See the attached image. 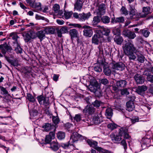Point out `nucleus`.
<instances>
[{"mask_svg":"<svg viewBox=\"0 0 153 153\" xmlns=\"http://www.w3.org/2000/svg\"><path fill=\"white\" fill-rule=\"evenodd\" d=\"M118 135H114L112 138L113 141L115 143H120L123 138L127 139V142L130 146L131 142V136L129 135L128 130L125 127H122L119 129Z\"/></svg>","mask_w":153,"mask_h":153,"instance_id":"nucleus-1","label":"nucleus"},{"mask_svg":"<svg viewBox=\"0 0 153 153\" xmlns=\"http://www.w3.org/2000/svg\"><path fill=\"white\" fill-rule=\"evenodd\" d=\"M123 49L125 54L128 56L129 59L134 60L136 58L134 51L135 48L131 41H128L126 42Z\"/></svg>","mask_w":153,"mask_h":153,"instance_id":"nucleus-2","label":"nucleus"},{"mask_svg":"<svg viewBox=\"0 0 153 153\" xmlns=\"http://www.w3.org/2000/svg\"><path fill=\"white\" fill-rule=\"evenodd\" d=\"M101 30H97V33L94 34L92 37V42L95 45H97L99 43L101 42L103 40L101 33Z\"/></svg>","mask_w":153,"mask_h":153,"instance_id":"nucleus-3","label":"nucleus"},{"mask_svg":"<svg viewBox=\"0 0 153 153\" xmlns=\"http://www.w3.org/2000/svg\"><path fill=\"white\" fill-rule=\"evenodd\" d=\"M83 139L82 136L76 132H74L71 136L69 143H73L79 140H82Z\"/></svg>","mask_w":153,"mask_h":153,"instance_id":"nucleus-4","label":"nucleus"},{"mask_svg":"<svg viewBox=\"0 0 153 153\" xmlns=\"http://www.w3.org/2000/svg\"><path fill=\"white\" fill-rule=\"evenodd\" d=\"M150 13V8L149 7H143L142 12L137 14L136 16H137L139 18H144Z\"/></svg>","mask_w":153,"mask_h":153,"instance_id":"nucleus-5","label":"nucleus"},{"mask_svg":"<svg viewBox=\"0 0 153 153\" xmlns=\"http://www.w3.org/2000/svg\"><path fill=\"white\" fill-rule=\"evenodd\" d=\"M99 88L98 83L95 80L91 82L88 88L91 92L94 93Z\"/></svg>","mask_w":153,"mask_h":153,"instance_id":"nucleus-6","label":"nucleus"},{"mask_svg":"<svg viewBox=\"0 0 153 153\" xmlns=\"http://www.w3.org/2000/svg\"><path fill=\"white\" fill-rule=\"evenodd\" d=\"M83 28H85L83 31L84 35L85 36L91 37L93 33L92 29L87 26H84Z\"/></svg>","mask_w":153,"mask_h":153,"instance_id":"nucleus-7","label":"nucleus"},{"mask_svg":"<svg viewBox=\"0 0 153 153\" xmlns=\"http://www.w3.org/2000/svg\"><path fill=\"white\" fill-rule=\"evenodd\" d=\"M105 5L102 4L98 6V8L95 10V12L99 15H103L105 12Z\"/></svg>","mask_w":153,"mask_h":153,"instance_id":"nucleus-8","label":"nucleus"},{"mask_svg":"<svg viewBox=\"0 0 153 153\" xmlns=\"http://www.w3.org/2000/svg\"><path fill=\"white\" fill-rule=\"evenodd\" d=\"M123 34L124 36L130 39H133L136 36V34L134 32L128 30H124L123 32Z\"/></svg>","mask_w":153,"mask_h":153,"instance_id":"nucleus-9","label":"nucleus"},{"mask_svg":"<svg viewBox=\"0 0 153 153\" xmlns=\"http://www.w3.org/2000/svg\"><path fill=\"white\" fill-rule=\"evenodd\" d=\"M125 67L124 64L120 62L113 64L112 68L115 70L122 71L124 69Z\"/></svg>","mask_w":153,"mask_h":153,"instance_id":"nucleus-10","label":"nucleus"},{"mask_svg":"<svg viewBox=\"0 0 153 153\" xmlns=\"http://www.w3.org/2000/svg\"><path fill=\"white\" fill-rule=\"evenodd\" d=\"M134 77L137 84H142L144 82V78L139 74H136Z\"/></svg>","mask_w":153,"mask_h":153,"instance_id":"nucleus-11","label":"nucleus"},{"mask_svg":"<svg viewBox=\"0 0 153 153\" xmlns=\"http://www.w3.org/2000/svg\"><path fill=\"white\" fill-rule=\"evenodd\" d=\"M91 14L90 12L87 13H84L79 14V20L80 21H84L88 19L91 16Z\"/></svg>","mask_w":153,"mask_h":153,"instance_id":"nucleus-12","label":"nucleus"},{"mask_svg":"<svg viewBox=\"0 0 153 153\" xmlns=\"http://www.w3.org/2000/svg\"><path fill=\"white\" fill-rule=\"evenodd\" d=\"M147 88H148L146 86L143 85L141 86H139L138 88H136L135 91L138 94L143 95Z\"/></svg>","mask_w":153,"mask_h":153,"instance_id":"nucleus-13","label":"nucleus"},{"mask_svg":"<svg viewBox=\"0 0 153 153\" xmlns=\"http://www.w3.org/2000/svg\"><path fill=\"white\" fill-rule=\"evenodd\" d=\"M83 3L82 0H77L74 4V10L80 11L82 8Z\"/></svg>","mask_w":153,"mask_h":153,"instance_id":"nucleus-14","label":"nucleus"},{"mask_svg":"<svg viewBox=\"0 0 153 153\" xmlns=\"http://www.w3.org/2000/svg\"><path fill=\"white\" fill-rule=\"evenodd\" d=\"M45 32L44 30H42L37 31L36 33V36L39 39L40 41H42L45 38Z\"/></svg>","mask_w":153,"mask_h":153,"instance_id":"nucleus-15","label":"nucleus"},{"mask_svg":"<svg viewBox=\"0 0 153 153\" xmlns=\"http://www.w3.org/2000/svg\"><path fill=\"white\" fill-rule=\"evenodd\" d=\"M93 121L95 124H99L102 121V118L101 115L99 114L97 116H95L93 119Z\"/></svg>","mask_w":153,"mask_h":153,"instance_id":"nucleus-16","label":"nucleus"},{"mask_svg":"<svg viewBox=\"0 0 153 153\" xmlns=\"http://www.w3.org/2000/svg\"><path fill=\"white\" fill-rule=\"evenodd\" d=\"M13 46L15 48L14 51L17 53H22V48L20 46L19 42L16 41L15 44H13Z\"/></svg>","mask_w":153,"mask_h":153,"instance_id":"nucleus-17","label":"nucleus"},{"mask_svg":"<svg viewBox=\"0 0 153 153\" xmlns=\"http://www.w3.org/2000/svg\"><path fill=\"white\" fill-rule=\"evenodd\" d=\"M94 108L91 105H87L85 108L83 109L84 113H88L89 114H93L94 112Z\"/></svg>","mask_w":153,"mask_h":153,"instance_id":"nucleus-18","label":"nucleus"},{"mask_svg":"<svg viewBox=\"0 0 153 153\" xmlns=\"http://www.w3.org/2000/svg\"><path fill=\"white\" fill-rule=\"evenodd\" d=\"M0 49H1V52L4 56L6 53L7 51L9 49V46L6 42L0 45Z\"/></svg>","mask_w":153,"mask_h":153,"instance_id":"nucleus-19","label":"nucleus"},{"mask_svg":"<svg viewBox=\"0 0 153 153\" xmlns=\"http://www.w3.org/2000/svg\"><path fill=\"white\" fill-rule=\"evenodd\" d=\"M55 138V133L53 132H50L48 135L46 136L45 138V142L48 143L50 142L51 140Z\"/></svg>","mask_w":153,"mask_h":153,"instance_id":"nucleus-20","label":"nucleus"},{"mask_svg":"<svg viewBox=\"0 0 153 153\" xmlns=\"http://www.w3.org/2000/svg\"><path fill=\"white\" fill-rule=\"evenodd\" d=\"M143 75L147 76V80L151 83H153V75L151 74L148 70L145 71L143 73Z\"/></svg>","mask_w":153,"mask_h":153,"instance_id":"nucleus-21","label":"nucleus"},{"mask_svg":"<svg viewBox=\"0 0 153 153\" xmlns=\"http://www.w3.org/2000/svg\"><path fill=\"white\" fill-rule=\"evenodd\" d=\"M68 32V27H63L57 31V35L58 37H61L62 34Z\"/></svg>","mask_w":153,"mask_h":153,"instance_id":"nucleus-22","label":"nucleus"},{"mask_svg":"<svg viewBox=\"0 0 153 153\" xmlns=\"http://www.w3.org/2000/svg\"><path fill=\"white\" fill-rule=\"evenodd\" d=\"M129 6V15L130 16V18L132 19L136 14V10L133 6L130 5Z\"/></svg>","mask_w":153,"mask_h":153,"instance_id":"nucleus-23","label":"nucleus"},{"mask_svg":"<svg viewBox=\"0 0 153 153\" xmlns=\"http://www.w3.org/2000/svg\"><path fill=\"white\" fill-rule=\"evenodd\" d=\"M134 108V103L132 101H129L126 103L127 110L129 111H132Z\"/></svg>","mask_w":153,"mask_h":153,"instance_id":"nucleus-24","label":"nucleus"},{"mask_svg":"<svg viewBox=\"0 0 153 153\" xmlns=\"http://www.w3.org/2000/svg\"><path fill=\"white\" fill-rule=\"evenodd\" d=\"M42 128L44 130L46 131H50L52 129H55L54 126L50 123H45L43 126Z\"/></svg>","mask_w":153,"mask_h":153,"instance_id":"nucleus-25","label":"nucleus"},{"mask_svg":"<svg viewBox=\"0 0 153 153\" xmlns=\"http://www.w3.org/2000/svg\"><path fill=\"white\" fill-rule=\"evenodd\" d=\"M88 144L91 147L94 148L95 149L97 150V148L98 147H100L97 146L98 143L97 142L88 139L87 141Z\"/></svg>","mask_w":153,"mask_h":153,"instance_id":"nucleus-26","label":"nucleus"},{"mask_svg":"<svg viewBox=\"0 0 153 153\" xmlns=\"http://www.w3.org/2000/svg\"><path fill=\"white\" fill-rule=\"evenodd\" d=\"M102 30L101 33L100 34L102 35V38L103 35L108 36L111 32L109 29L107 28H105L104 27H101V30Z\"/></svg>","mask_w":153,"mask_h":153,"instance_id":"nucleus-27","label":"nucleus"},{"mask_svg":"<svg viewBox=\"0 0 153 153\" xmlns=\"http://www.w3.org/2000/svg\"><path fill=\"white\" fill-rule=\"evenodd\" d=\"M127 82L125 80H118L117 82L116 85L118 87L124 88L127 84Z\"/></svg>","mask_w":153,"mask_h":153,"instance_id":"nucleus-28","label":"nucleus"},{"mask_svg":"<svg viewBox=\"0 0 153 153\" xmlns=\"http://www.w3.org/2000/svg\"><path fill=\"white\" fill-rule=\"evenodd\" d=\"M69 33L71 39L77 37L78 34V31L74 29L70 30L69 31Z\"/></svg>","mask_w":153,"mask_h":153,"instance_id":"nucleus-29","label":"nucleus"},{"mask_svg":"<svg viewBox=\"0 0 153 153\" xmlns=\"http://www.w3.org/2000/svg\"><path fill=\"white\" fill-rule=\"evenodd\" d=\"M50 148L53 151H56L59 148V145L56 142L53 141L50 143Z\"/></svg>","mask_w":153,"mask_h":153,"instance_id":"nucleus-30","label":"nucleus"},{"mask_svg":"<svg viewBox=\"0 0 153 153\" xmlns=\"http://www.w3.org/2000/svg\"><path fill=\"white\" fill-rule=\"evenodd\" d=\"M59 6L57 4H55L53 6V10L56 13H57L58 15H61L62 14V11L59 10Z\"/></svg>","mask_w":153,"mask_h":153,"instance_id":"nucleus-31","label":"nucleus"},{"mask_svg":"<svg viewBox=\"0 0 153 153\" xmlns=\"http://www.w3.org/2000/svg\"><path fill=\"white\" fill-rule=\"evenodd\" d=\"M113 115L112 110V109L109 108H107L105 111V115L107 118L108 119L111 118Z\"/></svg>","mask_w":153,"mask_h":153,"instance_id":"nucleus-32","label":"nucleus"},{"mask_svg":"<svg viewBox=\"0 0 153 153\" xmlns=\"http://www.w3.org/2000/svg\"><path fill=\"white\" fill-rule=\"evenodd\" d=\"M44 30L45 33L47 34H53L55 31V30L53 28L50 27H46Z\"/></svg>","mask_w":153,"mask_h":153,"instance_id":"nucleus-33","label":"nucleus"},{"mask_svg":"<svg viewBox=\"0 0 153 153\" xmlns=\"http://www.w3.org/2000/svg\"><path fill=\"white\" fill-rule=\"evenodd\" d=\"M5 58L11 64V65L16 67L19 64L17 61L15 60H11L7 56H5Z\"/></svg>","mask_w":153,"mask_h":153,"instance_id":"nucleus-34","label":"nucleus"},{"mask_svg":"<svg viewBox=\"0 0 153 153\" xmlns=\"http://www.w3.org/2000/svg\"><path fill=\"white\" fill-rule=\"evenodd\" d=\"M103 71L105 74L109 76L111 74V71L107 65H104Z\"/></svg>","mask_w":153,"mask_h":153,"instance_id":"nucleus-35","label":"nucleus"},{"mask_svg":"<svg viewBox=\"0 0 153 153\" xmlns=\"http://www.w3.org/2000/svg\"><path fill=\"white\" fill-rule=\"evenodd\" d=\"M31 7L37 10H39L41 8V4L40 2L34 1Z\"/></svg>","mask_w":153,"mask_h":153,"instance_id":"nucleus-36","label":"nucleus"},{"mask_svg":"<svg viewBox=\"0 0 153 153\" xmlns=\"http://www.w3.org/2000/svg\"><path fill=\"white\" fill-rule=\"evenodd\" d=\"M101 19L102 22L105 24H108L110 22V18L106 16H103L101 18Z\"/></svg>","mask_w":153,"mask_h":153,"instance_id":"nucleus-37","label":"nucleus"},{"mask_svg":"<svg viewBox=\"0 0 153 153\" xmlns=\"http://www.w3.org/2000/svg\"><path fill=\"white\" fill-rule=\"evenodd\" d=\"M114 41L118 45H120L122 43L123 39L119 36H115L114 38Z\"/></svg>","mask_w":153,"mask_h":153,"instance_id":"nucleus-38","label":"nucleus"},{"mask_svg":"<svg viewBox=\"0 0 153 153\" xmlns=\"http://www.w3.org/2000/svg\"><path fill=\"white\" fill-rule=\"evenodd\" d=\"M57 137L60 140H62L65 137V134L63 132L59 131L57 134Z\"/></svg>","mask_w":153,"mask_h":153,"instance_id":"nucleus-39","label":"nucleus"},{"mask_svg":"<svg viewBox=\"0 0 153 153\" xmlns=\"http://www.w3.org/2000/svg\"><path fill=\"white\" fill-rule=\"evenodd\" d=\"M10 36L14 40V41L13 42V44H15L16 41L19 42L17 40V39L19 38V37L16 33H11L10 35Z\"/></svg>","mask_w":153,"mask_h":153,"instance_id":"nucleus-40","label":"nucleus"},{"mask_svg":"<svg viewBox=\"0 0 153 153\" xmlns=\"http://www.w3.org/2000/svg\"><path fill=\"white\" fill-rule=\"evenodd\" d=\"M100 21L99 17L98 16H94L92 22V24L93 25H97Z\"/></svg>","mask_w":153,"mask_h":153,"instance_id":"nucleus-41","label":"nucleus"},{"mask_svg":"<svg viewBox=\"0 0 153 153\" xmlns=\"http://www.w3.org/2000/svg\"><path fill=\"white\" fill-rule=\"evenodd\" d=\"M27 99L30 102H34L35 101L34 97L30 94H27Z\"/></svg>","mask_w":153,"mask_h":153,"instance_id":"nucleus-42","label":"nucleus"},{"mask_svg":"<svg viewBox=\"0 0 153 153\" xmlns=\"http://www.w3.org/2000/svg\"><path fill=\"white\" fill-rule=\"evenodd\" d=\"M97 150L99 152L102 153H112L111 151L108 150L104 149L101 147H98L97 148Z\"/></svg>","mask_w":153,"mask_h":153,"instance_id":"nucleus-43","label":"nucleus"},{"mask_svg":"<svg viewBox=\"0 0 153 153\" xmlns=\"http://www.w3.org/2000/svg\"><path fill=\"white\" fill-rule=\"evenodd\" d=\"M120 30L119 28H114L113 30V33L114 34L116 35L117 36H120Z\"/></svg>","mask_w":153,"mask_h":153,"instance_id":"nucleus-44","label":"nucleus"},{"mask_svg":"<svg viewBox=\"0 0 153 153\" xmlns=\"http://www.w3.org/2000/svg\"><path fill=\"white\" fill-rule=\"evenodd\" d=\"M137 56V60L139 62L141 63H143L144 62L145 58L143 55H139L138 54Z\"/></svg>","mask_w":153,"mask_h":153,"instance_id":"nucleus-45","label":"nucleus"},{"mask_svg":"<svg viewBox=\"0 0 153 153\" xmlns=\"http://www.w3.org/2000/svg\"><path fill=\"white\" fill-rule=\"evenodd\" d=\"M94 93H95V96L98 97H100L102 95V93L100 89L99 88H98Z\"/></svg>","mask_w":153,"mask_h":153,"instance_id":"nucleus-46","label":"nucleus"},{"mask_svg":"<svg viewBox=\"0 0 153 153\" xmlns=\"http://www.w3.org/2000/svg\"><path fill=\"white\" fill-rule=\"evenodd\" d=\"M73 13L72 12H65L64 15L65 18L66 19H68L71 17Z\"/></svg>","mask_w":153,"mask_h":153,"instance_id":"nucleus-47","label":"nucleus"},{"mask_svg":"<svg viewBox=\"0 0 153 153\" xmlns=\"http://www.w3.org/2000/svg\"><path fill=\"white\" fill-rule=\"evenodd\" d=\"M144 51L143 48H141L137 49L136 51L135 52V53L137 55L138 54L143 55L144 53Z\"/></svg>","mask_w":153,"mask_h":153,"instance_id":"nucleus-48","label":"nucleus"},{"mask_svg":"<svg viewBox=\"0 0 153 153\" xmlns=\"http://www.w3.org/2000/svg\"><path fill=\"white\" fill-rule=\"evenodd\" d=\"M120 11L121 13L124 15L125 16L128 14V11L126 8L124 6H122L120 9Z\"/></svg>","mask_w":153,"mask_h":153,"instance_id":"nucleus-49","label":"nucleus"},{"mask_svg":"<svg viewBox=\"0 0 153 153\" xmlns=\"http://www.w3.org/2000/svg\"><path fill=\"white\" fill-rule=\"evenodd\" d=\"M62 143L61 145V146L64 149H68L69 146H72L73 145L71 143Z\"/></svg>","mask_w":153,"mask_h":153,"instance_id":"nucleus-50","label":"nucleus"},{"mask_svg":"<svg viewBox=\"0 0 153 153\" xmlns=\"http://www.w3.org/2000/svg\"><path fill=\"white\" fill-rule=\"evenodd\" d=\"M116 127L117 125L114 123H109L108 125V127L111 130L115 128Z\"/></svg>","mask_w":153,"mask_h":153,"instance_id":"nucleus-51","label":"nucleus"},{"mask_svg":"<svg viewBox=\"0 0 153 153\" xmlns=\"http://www.w3.org/2000/svg\"><path fill=\"white\" fill-rule=\"evenodd\" d=\"M126 139L123 138L122 140L120 142V143L122 146H123L124 149L125 150H126L127 148V144L126 141L125 140ZM127 140V139H126Z\"/></svg>","mask_w":153,"mask_h":153,"instance_id":"nucleus-52","label":"nucleus"},{"mask_svg":"<svg viewBox=\"0 0 153 153\" xmlns=\"http://www.w3.org/2000/svg\"><path fill=\"white\" fill-rule=\"evenodd\" d=\"M142 33L144 36L147 37L149 36L150 32L146 29H144L142 31Z\"/></svg>","mask_w":153,"mask_h":153,"instance_id":"nucleus-53","label":"nucleus"},{"mask_svg":"<svg viewBox=\"0 0 153 153\" xmlns=\"http://www.w3.org/2000/svg\"><path fill=\"white\" fill-rule=\"evenodd\" d=\"M28 109L29 110H32L34 109L35 108V105H34V102H29L28 104Z\"/></svg>","mask_w":153,"mask_h":153,"instance_id":"nucleus-54","label":"nucleus"},{"mask_svg":"<svg viewBox=\"0 0 153 153\" xmlns=\"http://www.w3.org/2000/svg\"><path fill=\"white\" fill-rule=\"evenodd\" d=\"M102 104V103L101 102L97 100H96L92 103L94 106L96 107H99Z\"/></svg>","mask_w":153,"mask_h":153,"instance_id":"nucleus-55","label":"nucleus"},{"mask_svg":"<svg viewBox=\"0 0 153 153\" xmlns=\"http://www.w3.org/2000/svg\"><path fill=\"white\" fill-rule=\"evenodd\" d=\"M38 102L40 104H42L43 102L45 97L42 96H40L37 98Z\"/></svg>","mask_w":153,"mask_h":153,"instance_id":"nucleus-56","label":"nucleus"},{"mask_svg":"<svg viewBox=\"0 0 153 153\" xmlns=\"http://www.w3.org/2000/svg\"><path fill=\"white\" fill-rule=\"evenodd\" d=\"M52 120L53 123L55 124H58L59 121V117L57 116L56 117H53Z\"/></svg>","mask_w":153,"mask_h":153,"instance_id":"nucleus-57","label":"nucleus"},{"mask_svg":"<svg viewBox=\"0 0 153 153\" xmlns=\"http://www.w3.org/2000/svg\"><path fill=\"white\" fill-rule=\"evenodd\" d=\"M74 119L76 122L79 121L81 120V115L79 114L75 115V116L74 117Z\"/></svg>","mask_w":153,"mask_h":153,"instance_id":"nucleus-58","label":"nucleus"},{"mask_svg":"<svg viewBox=\"0 0 153 153\" xmlns=\"http://www.w3.org/2000/svg\"><path fill=\"white\" fill-rule=\"evenodd\" d=\"M94 69L97 72H100L102 71V68L100 65H96L94 68Z\"/></svg>","mask_w":153,"mask_h":153,"instance_id":"nucleus-59","label":"nucleus"},{"mask_svg":"<svg viewBox=\"0 0 153 153\" xmlns=\"http://www.w3.org/2000/svg\"><path fill=\"white\" fill-rule=\"evenodd\" d=\"M36 19H42L43 20H45L47 22H48V20L45 18V17L41 16L38 14H36L35 16Z\"/></svg>","mask_w":153,"mask_h":153,"instance_id":"nucleus-60","label":"nucleus"},{"mask_svg":"<svg viewBox=\"0 0 153 153\" xmlns=\"http://www.w3.org/2000/svg\"><path fill=\"white\" fill-rule=\"evenodd\" d=\"M100 83L104 85H106L108 83V80L106 79H100Z\"/></svg>","mask_w":153,"mask_h":153,"instance_id":"nucleus-61","label":"nucleus"},{"mask_svg":"<svg viewBox=\"0 0 153 153\" xmlns=\"http://www.w3.org/2000/svg\"><path fill=\"white\" fill-rule=\"evenodd\" d=\"M116 20L117 21V23H123L124 21V17L122 16L117 17Z\"/></svg>","mask_w":153,"mask_h":153,"instance_id":"nucleus-62","label":"nucleus"},{"mask_svg":"<svg viewBox=\"0 0 153 153\" xmlns=\"http://www.w3.org/2000/svg\"><path fill=\"white\" fill-rule=\"evenodd\" d=\"M130 119L131 123L133 124L139 121V118L137 117H133L132 119L130 118Z\"/></svg>","mask_w":153,"mask_h":153,"instance_id":"nucleus-63","label":"nucleus"},{"mask_svg":"<svg viewBox=\"0 0 153 153\" xmlns=\"http://www.w3.org/2000/svg\"><path fill=\"white\" fill-rule=\"evenodd\" d=\"M31 39V37L30 36V35L28 33L26 34L24 37V39L26 42H28Z\"/></svg>","mask_w":153,"mask_h":153,"instance_id":"nucleus-64","label":"nucleus"}]
</instances>
